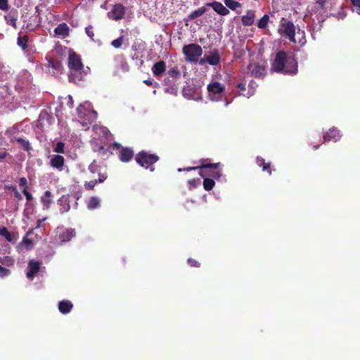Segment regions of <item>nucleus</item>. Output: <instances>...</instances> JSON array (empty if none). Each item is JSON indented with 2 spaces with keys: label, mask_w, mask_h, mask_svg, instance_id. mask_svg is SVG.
Returning <instances> with one entry per match:
<instances>
[{
  "label": "nucleus",
  "mask_w": 360,
  "mask_h": 360,
  "mask_svg": "<svg viewBox=\"0 0 360 360\" xmlns=\"http://www.w3.org/2000/svg\"><path fill=\"white\" fill-rule=\"evenodd\" d=\"M160 158L156 154L150 153L146 150L139 152L135 156L136 163L146 169L154 172L155 167V163L159 161Z\"/></svg>",
  "instance_id": "20e7f679"
},
{
  "label": "nucleus",
  "mask_w": 360,
  "mask_h": 360,
  "mask_svg": "<svg viewBox=\"0 0 360 360\" xmlns=\"http://www.w3.org/2000/svg\"><path fill=\"white\" fill-rule=\"evenodd\" d=\"M97 183H98L97 179L92 180L90 181H86L84 184V187L87 190H93Z\"/></svg>",
  "instance_id": "4c0bfd02"
},
{
  "label": "nucleus",
  "mask_w": 360,
  "mask_h": 360,
  "mask_svg": "<svg viewBox=\"0 0 360 360\" xmlns=\"http://www.w3.org/2000/svg\"><path fill=\"white\" fill-rule=\"evenodd\" d=\"M278 31L281 35L287 37L291 41H295V29L292 22L282 18Z\"/></svg>",
  "instance_id": "0eeeda50"
},
{
  "label": "nucleus",
  "mask_w": 360,
  "mask_h": 360,
  "mask_svg": "<svg viewBox=\"0 0 360 360\" xmlns=\"http://www.w3.org/2000/svg\"><path fill=\"white\" fill-rule=\"evenodd\" d=\"M125 8L121 4H115L112 10L108 13V16L113 20H120L122 19L125 15Z\"/></svg>",
  "instance_id": "1a4fd4ad"
},
{
  "label": "nucleus",
  "mask_w": 360,
  "mask_h": 360,
  "mask_svg": "<svg viewBox=\"0 0 360 360\" xmlns=\"http://www.w3.org/2000/svg\"><path fill=\"white\" fill-rule=\"evenodd\" d=\"M41 202L43 205L44 210H47L49 208L51 204L52 203V193L50 191H46L44 193L41 197Z\"/></svg>",
  "instance_id": "412c9836"
},
{
  "label": "nucleus",
  "mask_w": 360,
  "mask_h": 360,
  "mask_svg": "<svg viewBox=\"0 0 360 360\" xmlns=\"http://www.w3.org/2000/svg\"><path fill=\"white\" fill-rule=\"evenodd\" d=\"M269 21V17L268 15L265 14L263 15L262 18H261L258 22H257V27L260 29H264L267 27L268 22Z\"/></svg>",
  "instance_id": "c85d7f7f"
},
{
  "label": "nucleus",
  "mask_w": 360,
  "mask_h": 360,
  "mask_svg": "<svg viewBox=\"0 0 360 360\" xmlns=\"http://www.w3.org/2000/svg\"><path fill=\"white\" fill-rule=\"evenodd\" d=\"M5 19H6L7 24L11 25L15 29L17 28V25H16V22L18 20L17 15L11 12L5 16Z\"/></svg>",
  "instance_id": "a878e982"
},
{
  "label": "nucleus",
  "mask_w": 360,
  "mask_h": 360,
  "mask_svg": "<svg viewBox=\"0 0 360 360\" xmlns=\"http://www.w3.org/2000/svg\"><path fill=\"white\" fill-rule=\"evenodd\" d=\"M46 218H43V219H38L37 221V226L35 227V229H38L41 226V224H42V222H44V221H46Z\"/></svg>",
  "instance_id": "3c124183"
},
{
  "label": "nucleus",
  "mask_w": 360,
  "mask_h": 360,
  "mask_svg": "<svg viewBox=\"0 0 360 360\" xmlns=\"http://www.w3.org/2000/svg\"><path fill=\"white\" fill-rule=\"evenodd\" d=\"M167 74L169 75V77L175 79L179 78L181 76L180 71L179 70L177 67H174L169 69L167 72Z\"/></svg>",
  "instance_id": "f704fd0d"
},
{
  "label": "nucleus",
  "mask_w": 360,
  "mask_h": 360,
  "mask_svg": "<svg viewBox=\"0 0 360 360\" xmlns=\"http://www.w3.org/2000/svg\"><path fill=\"white\" fill-rule=\"evenodd\" d=\"M0 9L7 11L8 9V0H0Z\"/></svg>",
  "instance_id": "49530a36"
},
{
  "label": "nucleus",
  "mask_w": 360,
  "mask_h": 360,
  "mask_svg": "<svg viewBox=\"0 0 360 360\" xmlns=\"http://www.w3.org/2000/svg\"><path fill=\"white\" fill-rule=\"evenodd\" d=\"M225 5L230 9L234 11L241 6V4L234 0H224Z\"/></svg>",
  "instance_id": "2f4dec72"
},
{
  "label": "nucleus",
  "mask_w": 360,
  "mask_h": 360,
  "mask_svg": "<svg viewBox=\"0 0 360 360\" xmlns=\"http://www.w3.org/2000/svg\"><path fill=\"white\" fill-rule=\"evenodd\" d=\"M350 1L354 6L360 8V0H350Z\"/></svg>",
  "instance_id": "603ef678"
},
{
  "label": "nucleus",
  "mask_w": 360,
  "mask_h": 360,
  "mask_svg": "<svg viewBox=\"0 0 360 360\" xmlns=\"http://www.w3.org/2000/svg\"><path fill=\"white\" fill-rule=\"evenodd\" d=\"M254 83H255V82H254V81H253V80H252V81L250 82V86H253V84H254Z\"/></svg>",
  "instance_id": "0e129e2a"
},
{
  "label": "nucleus",
  "mask_w": 360,
  "mask_h": 360,
  "mask_svg": "<svg viewBox=\"0 0 360 360\" xmlns=\"http://www.w3.org/2000/svg\"><path fill=\"white\" fill-rule=\"evenodd\" d=\"M19 186L20 187H22V189H27L28 188V182L25 177H20L19 179Z\"/></svg>",
  "instance_id": "a19ab883"
},
{
  "label": "nucleus",
  "mask_w": 360,
  "mask_h": 360,
  "mask_svg": "<svg viewBox=\"0 0 360 360\" xmlns=\"http://www.w3.org/2000/svg\"><path fill=\"white\" fill-rule=\"evenodd\" d=\"M123 41H124V37H123V36H121V37H118L117 39L113 40L111 42V45L113 47H115V49H120L123 44Z\"/></svg>",
  "instance_id": "e433bc0d"
},
{
  "label": "nucleus",
  "mask_w": 360,
  "mask_h": 360,
  "mask_svg": "<svg viewBox=\"0 0 360 360\" xmlns=\"http://www.w3.org/2000/svg\"><path fill=\"white\" fill-rule=\"evenodd\" d=\"M207 5L208 6H211L214 11L221 15H226L229 13V9L220 2L214 1L212 3H208Z\"/></svg>",
  "instance_id": "2eb2a0df"
},
{
  "label": "nucleus",
  "mask_w": 360,
  "mask_h": 360,
  "mask_svg": "<svg viewBox=\"0 0 360 360\" xmlns=\"http://www.w3.org/2000/svg\"><path fill=\"white\" fill-rule=\"evenodd\" d=\"M91 147L94 152L97 153V151L102 147V144L98 141V139H94L91 141Z\"/></svg>",
  "instance_id": "c9c22d12"
},
{
  "label": "nucleus",
  "mask_w": 360,
  "mask_h": 360,
  "mask_svg": "<svg viewBox=\"0 0 360 360\" xmlns=\"http://www.w3.org/2000/svg\"><path fill=\"white\" fill-rule=\"evenodd\" d=\"M0 235L4 236L8 242L13 240V234L6 227H0Z\"/></svg>",
  "instance_id": "c756f323"
},
{
  "label": "nucleus",
  "mask_w": 360,
  "mask_h": 360,
  "mask_svg": "<svg viewBox=\"0 0 360 360\" xmlns=\"http://www.w3.org/2000/svg\"><path fill=\"white\" fill-rule=\"evenodd\" d=\"M219 167H216V168H212V169H208L207 171L210 172V173H212L213 172L216 171V172H218L219 174H220V176H221V172L220 170H219Z\"/></svg>",
  "instance_id": "4d7b16f0"
},
{
  "label": "nucleus",
  "mask_w": 360,
  "mask_h": 360,
  "mask_svg": "<svg viewBox=\"0 0 360 360\" xmlns=\"http://www.w3.org/2000/svg\"><path fill=\"white\" fill-rule=\"evenodd\" d=\"M58 205L60 206L59 211L60 214H64L70 209L69 198L66 196L63 195L59 198Z\"/></svg>",
  "instance_id": "6ab92c4d"
},
{
  "label": "nucleus",
  "mask_w": 360,
  "mask_h": 360,
  "mask_svg": "<svg viewBox=\"0 0 360 360\" xmlns=\"http://www.w3.org/2000/svg\"><path fill=\"white\" fill-rule=\"evenodd\" d=\"M28 40L29 37L26 34L22 37H19L18 38V45L20 46L22 49H25L27 47Z\"/></svg>",
  "instance_id": "7c9ffc66"
},
{
  "label": "nucleus",
  "mask_w": 360,
  "mask_h": 360,
  "mask_svg": "<svg viewBox=\"0 0 360 360\" xmlns=\"http://www.w3.org/2000/svg\"><path fill=\"white\" fill-rule=\"evenodd\" d=\"M221 57L219 51L216 49H213L210 54L206 56V62L211 65H217L219 63Z\"/></svg>",
  "instance_id": "4468645a"
},
{
  "label": "nucleus",
  "mask_w": 360,
  "mask_h": 360,
  "mask_svg": "<svg viewBox=\"0 0 360 360\" xmlns=\"http://www.w3.org/2000/svg\"><path fill=\"white\" fill-rule=\"evenodd\" d=\"M317 3L321 4H323L322 2H320V0H318V1H317Z\"/></svg>",
  "instance_id": "338daca9"
},
{
  "label": "nucleus",
  "mask_w": 360,
  "mask_h": 360,
  "mask_svg": "<svg viewBox=\"0 0 360 360\" xmlns=\"http://www.w3.org/2000/svg\"><path fill=\"white\" fill-rule=\"evenodd\" d=\"M165 70L166 64L163 60L155 63L152 68V71L155 76L161 75L165 71Z\"/></svg>",
  "instance_id": "aec40b11"
},
{
  "label": "nucleus",
  "mask_w": 360,
  "mask_h": 360,
  "mask_svg": "<svg viewBox=\"0 0 360 360\" xmlns=\"http://www.w3.org/2000/svg\"><path fill=\"white\" fill-rule=\"evenodd\" d=\"M207 91L210 99L217 101L222 97L225 91V86L218 82H214L207 85Z\"/></svg>",
  "instance_id": "6e6552de"
},
{
  "label": "nucleus",
  "mask_w": 360,
  "mask_h": 360,
  "mask_svg": "<svg viewBox=\"0 0 360 360\" xmlns=\"http://www.w3.org/2000/svg\"><path fill=\"white\" fill-rule=\"evenodd\" d=\"M257 164L259 167L262 168L264 172H267L270 175L271 174V163L266 162L265 160L262 157H257L256 159Z\"/></svg>",
  "instance_id": "b1692460"
},
{
  "label": "nucleus",
  "mask_w": 360,
  "mask_h": 360,
  "mask_svg": "<svg viewBox=\"0 0 360 360\" xmlns=\"http://www.w3.org/2000/svg\"><path fill=\"white\" fill-rule=\"evenodd\" d=\"M271 70L278 73L294 75L297 73L298 63L292 53L280 51L272 62Z\"/></svg>",
  "instance_id": "f257e3e1"
},
{
  "label": "nucleus",
  "mask_w": 360,
  "mask_h": 360,
  "mask_svg": "<svg viewBox=\"0 0 360 360\" xmlns=\"http://www.w3.org/2000/svg\"><path fill=\"white\" fill-rule=\"evenodd\" d=\"M0 263L7 266H11L14 264L15 260L11 257L4 256L3 257H0Z\"/></svg>",
  "instance_id": "473e14b6"
},
{
  "label": "nucleus",
  "mask_w": 360,
  "mask_h": 360,
  "mask_svg": "<svg viewBox=\"0 0 360 360\" xmlns=\"http://www.w3.org/2000/svg\"><path fill=\"white\" fill-rule=\"evenodd\" d=\"M23 240L26 243H32V240L30 239L24 238Z\"/></svg>",
  "instance_id": "052dcab7"
},
{
  "label": "nucleus",
  "mask_w": 360,
  "mask_h": 360,
  "mask_svg": "<svg viewBox=\"0 0 360 360\" xmlns=\"http://www.w3.org/2000/svg\"><path fill=\"white\" fill-rule=\"evenodd\" d=\"M11 274V271L0 265V277L8 276Z\"/></svg>",
  "instance_id": "37998d69"
},
{
  "label": "nucleus",
  "mask_w": 360,
  "mask_h": 360,
  "mask_svg": "<svg viewBox=\"0 0 360 360\" xmlns=\"http://www.w3.org/2000/svg\"><path fill=\"white\" fill-rule=\"evenodd\" d=\"M182 53L186 61L197 63L202 54V49L197 44H189L183 46Z\"/></svg>",
  "instance_id": "39448f33"
},
{
  "label": "nucleus",
  "mask_w": 360,
  "mask_h": 360,
  "mask_svg": "<svg viewBox=\"0 0 360 360\" xmlns=\"http://www.w3.org/2000/svg\"><path fill=\"white\" fill-rule=\"evenodd\" d=\"M340 130L338 128L333 127L330 128L326 134L323 135V142H327L330 141H334L335 142L338 141L340 139Z\"/></svg>",
  "instance_id": "9d476101"
},
{
  "label": "nucleus",
  "mask_w": 360,
  "mask_h": 360,
  "mask_svg": "<svg viewBox=\"0 0 360 360\" xmlns=\"http://www.w3.org/2000/svg\"><path fill=\"white\" fill-rule=\"evenodd\" d=\"M96 169V161L94 160L89 166V169L91 172H95Z\"/></svg>",
  "instance_id": "8fccbe9b"
},
{
  "label": "nucleus",
  "mask_w": 360,
  "mask_h": 360,
  "mask_svg": "<svg viewBox=\"0 0 360 360\" xmlns=\"http://www.w3.org/2000/svg\"><path fill=\"white\" fill-rule=\"evenodd\" d=\"M206 11L205 7L202 6L200 7L195 11H193L192 13H191L188 15L189 20H194L197 18L199 16L202 15Z\"/></svg>",
  "instance_id": "cd10ccee"
},
{
  "label": "nucleus",
  "mask_w": 360,
  "mask_h": 360,
  "mask_svg": "<svg viewBox=\"0 0 360 360\" xmlns=\"http://www.w3.org/2000/svg\"><path fill=\"white\" fill-rule=\"evenodd\" d=\"M106 178H107V176L105 174H99V177L97 179V181L99 183H102L106 179Z\"/></svg>",
  "instance_id": "09e8293b"
},
{
  "label": "nucleus",
  "mask_w": 360,
  "mask_h": 360,
  "mask_svg": "<svg viewBox=\"0 0 360 360\" xmlns=\"http://www.w3.org/2000/svg\"><path fill=\"white\" fill-rule=\"evenodd\" d=\"M108 152H109V148H105L103 145L102 147L97 151V153L101 156H108Z\"/></svg>",
  "instance_id": "79ce46f5"
},
{
  "label": "nucleus",
  "mask_w": 360,
  "mask_h": 360,
  "mask_svg": "<svg viewBox=\"0 0 360 360\" xmlns=\"http://www.w3.org/2000/svg\"><path fill=\"white\" fill-rule=\"evenodd\" d=\"M16 141L21 145L25 151H30L32 149L30 142L24 139L18 138Z\"/></svg>",
  "instance_id": "72a5a7b5"
},
{
  "label": "nucleus",
  "mask_w": 360,
  "mask_h": 360,
  "mask_svg": "<svg viewBox=\"0 0 360 360\" xmlns=\"http://www.w3.org/2000/svg\"><path fill=\"white\" fill-rule=\"evenodd\" d=\"M100 206V200L98 197L92 196L87 202V208L90 210L97 209Z\"/></svg>",
  "instance_id": "393cba45"
},
{
  "label": "nucleus",
  "mask_w": 360,
  "mask_h": 360,
  "mask_svg": "<svg viewBox=\"0 0 360 360\" xmlns=\"http://www.w3.org/2000/svg\"><path fill=\"white\" fill-rule=\"evenodd\" d=\"M18 129L15 127H13L6 129V131H5V135L10 140L11 143H13L14 141H16V139L19 138L17 137L16 136L18 134Z\"/></svg>",
  "instance_id": "5701e85b"
},
{
  "label": "nucleus",
  "mask_w": 360,
  "mask_h": 360,
  "mask_svg": "<svg viewBox=\"0 0 360 360\" xmlns=\"http://www.w3.org/2000/svg\"><path fill=\"white\" fill-rule=\"evenodd\" d=\"M253 93H251V94H248V95L247 96L248 97H250L251 96V95Z\"/></svg>",
  "instance_id": "69168bd1"
},
{
  "label": "nucleus",
  "mask_w": 360,
  "mask_h": 360,
  "mask_svg": "<svg viewBox=\"0 0 360 360\" xmlns=\"http://www.w3.org/2000/svg\"><path fill=\"white\" fill-rule=\"evenodd\" d=\"M86 34L87 36L91 38V40L94 41V27L92 25H89L85 29Z\"/></svg>",
  "instance_id": "58836bf2"
},
{
  "label": "nucleus",
  "mask_w": 360,
  "mask_h": 360,
  "mask_svg": "<svg viewBox=\"0 0 360 360\" xmlns=\"http://www.w3.org/2000/svg\"><path fill=\"white\" fill-rule=\"evenodd\" d=\"M188 183H189L190 184H195V180H190V181H188Z\"/></svg>",
  "instance_id": "e2e57ef3"
},
{
  "label": "nucleus",
  "mask_w": 360,
  "mask_h": 360,
  "mask_svg": "<svg viewBox=\"0 0 360 360\" xmlns=\"http://www.w3.org/2000/svg\"><path fill=\"white\" fill-rule=\"evenodd\" d=\"M187 262L188 264L192 267H200V262L193 258H188Z\"/></svg>",
  "instance_id": "c03bdc74"
},
{
  "label": "nucleus",
  "mask_w": 360,
  "mask_h": 360,
  "mask_svg": "<svg viewBox=\"0 0 360 360\" xmlns=\"http://www.w3.org/2000/svg\"><path fill=\"white\" fill-rule=\"evenodd\" d=\"M73 308V304L70 300H62L58 303V310L63 314H68Z\"/></svg>",
  "instance_id": "a211bd4d"
},
{
  "label": "nucleus",
  "mask_w": 360,
  "mask_h": 360,
  "mask_svg": "<svg viewBox=\"0 0 360 360\" xmlns=\"http://www.w3.org/2000/svg\"><path fill=\"white\" fill-rule=\"evenodd\" d=\"M68 75L70 82L77 83L84 79L86 72L84 71V65L79 55L75 52L70 53L68 57Z\"/></svg>",
  "instance_id": "f03ea898"
},
{
  "label": "nucleus",
  "mask_w": 360,
  "mask_h": 360,
  "mask_svg": "<svg viewBox=\"0 0 360 360\" xmlns=\"http://www.w3.org/2000/svg\"><path fill=\"white\" fill-rule=\"evenodd\" d=\"M248 69L250 71L252 75L255 77H262L265 75L266 70L264 66L260 65L257 63H251L248 66Z\"/></svg>",
  "instance_id": "9b49d317"
},
{
  "label": "nucleus",
  "mask_w": 360,
  "mask_h": 360,
  "mask_svg": "<svg viewBox=\"0 0 360 360\" xmlns=\"http://www.w3.org/2000/svg\"><path fill=\"white\" fill-rule=\"evenodd\" d=\"M236 86L240 91H245V84H244V83H239V84H237Z\"/></svg>",
  "instance_id": "5fc2aeb1"
},
{
  "label": "nucleus",
  "mask_w": 360,
  "mask_h": 360,
  "mask_svg": "<svg viewBox=\"0 0 360 360\" xmlns=\"http://www.w3.org/2000/svg\"><path fill=\"white\" fill-rule=\"evenodd\" d=\"M54 151L58 153H64V143L63 142H58L54 148Z\"/></svg>",
  "instance_id": "ea45409f"
},
{
  "label": "nucleus",
  "mask_w": 360,
  "mask_h": 360,
  "mask_svg": "<svg viewBox=\"0 0 360 360\" xmlns=\"http://www.w3.org/2000/svg\"><path fill=\"white\" fill-rule=\"evenodd\" d=\"M321 1H322V0H320V2H321Z\"/></svg>",
  "instance_id": "774afa93"
},
{
  "label": "nucleus",
  "mask_w": 360,
  "mask_h": 360,
  "mask_svg": "<svg viewBox=\"0 0 360 360\" xmlns=\"http://www.w3.org/2000/svg\"><path fill=\"white\" fill-rule=\"evenodd\" d=\"M255 12L253 11H248L245 15L242 17V23L245 26H250L255 21Z\"/></svg>",
  "instance_id": "4be33fe9"
},
{
  "label": "nucleus",
  "mask_w": 360,
  "mask_h": 360,
  "mask_svg": "<svg viewBox=\"0 0 360 360\" xmlns=\"http://www.w3.org/2000/svg\"><path fill=\"white\" fill-rule=\"evenodd\" d=\"M13 188H17L16 186L14 185H5V189L11 190L13 193Z\"/></svg>",
  "instance_id": "6e6d98bb"
},
{
  "label": "nucleus",
  "mask_w": 360,
  "mask_h": 360,
  "mask_svg": "<svg viewBox=\"0 0 360 360\" xmlns=\"http://www.w3.org/2000/svg\"><path fill=\"white\" fill-rule=\"evenodd\" d=\"M207 176L203 177L204 178V180H203V188L205 191H211L214 185H215V182L214 181V179L213 177L212 178H208L207 177Z\"/></svg>",
  "instance_id": "bb28decb"
},
{
  "label": "nucleus",
  "mask_w": 360,
  "mask_h": 360,
  "mask_svg": "<svg viewBox=\"0 0 360 360\" xmlns=\"http://www.w3.org/2000/svg\"><path fill=\"white\" fill-rule=\"evenodd\" d=\"M13 195L14 197L18 200L20 201L22 200V196L20 193L18 191V188H13Z\"/></svg>",
  "instance_id": "de8ad7c7"
},
{
  "label": "nucleus",
  "mask_w": 360,
  "mask_h": 360,
  "mask_svg": "<svg viewBox=\"0 0 360 360\" xmlns=\"http://www.w3.org/2000/svg\"><path fill=\"white\" fill-rule=\"evenodd\" d=\"M319 148V145H315V146H314V147H313L314 150H316V149H318Z\"/></svg>",
  "instance_id": "680f3d73"
},
{
  "label": "nucleus",
  "mask_w": 360,
  "mask_h": 360,
  "mask_svg": "<svg viewBox=\"0 0 360 360\" xmlns=\"http://www.w3.org/2000/svg\"><path fill=\"white\" fill-rule=\"evenodd\" d=\"M65 159L60 155H53L50 160V165L52 167L57 169L58 171H62L63 169Z\"/></svg>",
  "instance_id": "f8f14e48"
},
{
  "label": "nucleus",
  "mask_w": 360,
  "mask_h": 360,
  "mask_svg": "<svg viewBox=\"0 0 360 360\" xmlns=\"http://www.w3.org/2000/svg\"><path fill=\"white\" fill-rule=\"evenodd\" d=\"M200 165L195 167H188L185 168H179L178 172H190L192 170L199 169V175L202 177H205L206 176H210V177L215 178L218 179L220 178V174L218 172H213L212 173H210L207 169L212 168H216L220 166V163H210L209 162L208 159H201L200 160Z\"/></svg>",
  "instance_id": "7ed1b4c3"
},
{
  "label": "nucleus",
  "mask_w": 360,
  "mask_h": 360,
  "mask_svg": "<svg viewBox=\"0 0 360 360\" xmlns=\"http://www.w3.org/2000/svg\"><path fill=\"white\" fill-rule=\"evenodd\" d=\"M206 62V56L200 60V64L203 65Z\"/></svg>",
  "instance_id": "bf43d9fd"
},
{
  "label": "nucleus",
  "mask_w": 360,
  "mask_h": 360,
  "mask_svg": "<svg viewBox=\"0 0 360 360\" xmlns=\"http://www.w3.org/2000/svg\"><path fill=\"white\" fill-rule=\"evenodd\" d=\"M8 155V153L6 151H0V160L5 159Z\"/></svg>",
  "instance_id": "864d4df0"
},
{
  "label": "nucleus",
  "mask_w": 360,
  "mask_h": 360,
  "mask_svg": "<svg viewBox=\"0 0 360 360\" xmlns=\"http://www.w3.org/2000/svg\"><path fill=\"white\" fill-rule=\"evenodd\" d=\"M22 193L25 195V198H26L27 202H30L31 200H32L33 196L31 194V193L28 191V190L22 189Z\"/></svg>",
  "instance_id": "a18cd8bd"
},
{
  "label": "nucleus",
  "mask_w": 360,
  "mask_h": 360,
  "mask_svg": "<svg viewBox=\"0 0 360 360\" xmlns=\"http://www.w3.org/2000/svg\"><path fill=\"white\" fill-rule=\"evenodd\" d=\"M28 268L29 271L27 272V277L32 278L39 271L40 263L39 262L31 260L28 263Z\"/></svg>",
  "instance_id": "f3484780"
},
{
  "label": "nucleus",
  "mask_w": 360,
  "mask_h": 360,
  "mask_svg": "<svg viewBox=\"0 0 360 360\" xmlns=\"http://www.w3.org/2000/svg\"><path fill=\"white\" fill-rule=\"evenodd\" d=\"M54 33L56 36L65 38L69 36L70 27L65 22L60 23L55 28Z\"/></svg>",
  "instance_id": "ddd939ff"
},
{
  "label": "nucleus",
  "mask_w": 360,
  "mask_h": 360,
  "mask_svg": "<svg viewBox=\"0 0 360 360\" xmlns=\"http://www.w3.org/2000/svg\"><path fill=\"white\" fill-rule=\"evenodd\" d=\"M143 82L148 86H152L153 84V81L150 79H145Z\"/></svg>",
  "instance_id": "13d9d810"
},
{
  "label": "nucleus",
  "mask_w": 360,
  "mask_h": 360,
  "mask_svg": "<svg viewBox=\"0 0 360 360\" xmlns=\"http://www.w3.org/2000/svg\"><path fill=\"white\" fill-rule=\"evenodd\" d=\"M113 150H119L118 158L122 162H130L134 155V150L131 148L122 147L120 143L115 142L110 146Z\"/></svg>",
  "instance_id": "423d86ee"
},
{
  "label": "nucleus",
  "mask_w": 360,
  "mask_h": 360,
  "mask_svg": "<svg viewBox=\"0 0 360 360\" xmlns=\"http://www.w3.org/2000/svg\"><path fill=\"white\" fill-rule=\"evenodd\" d=\"M76 235V231L73 229H68L60 233L58 236V239L61 243H66L70 241Z\"/></svg>",
  "instance_id": "dca6fc26"
}]
</instances>
